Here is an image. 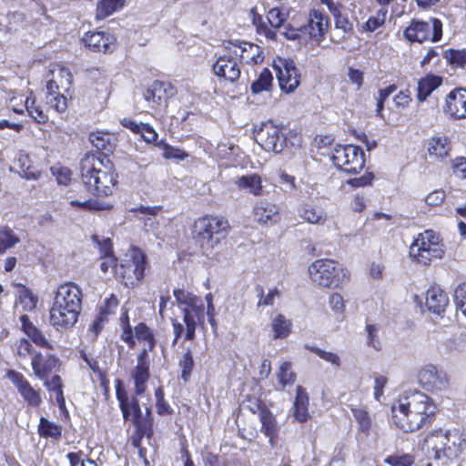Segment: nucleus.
Returning <instances> with one entry per match:
<instances>
[{
    "label": "nucleus",
    "mask_w": 466,
    "mask_h": 466,
    "mask_svg": "<svg viewBox=\"0 0 466 466\" xmlns=\"http://www.w3.org/2000/svg\"><path fill=\"white\" fill-rule=\"evenodd\" d=\"M145 269V254L138 248H133L129 256L116 268V274L123 279L126 286L134 287L144 278Z\"/></svg>",
    "instance_id": "7"
},
{
    "label": "nucleus",
    "mask_w": 466,
    "mask_h": 466,
    "mask_svg": "<svg viewBox=\"0 0 466 466\" xmlns=\"http://www.w3.org/2000/svg\"><path fill=\"white\" fill-rule=\"evenodd\" d=\"M404 36L410 42L422 43L429 39L438 42L442 36V23L437 18H431L430 22L412 20L405 29Z\"/></svg>",
    "instance_id": "9"
},
{
    "label": "nucleus",
    "mask_w": 466,
    "mask_h": 466,
    "mask_svg": "<svg viewBox=\"0 0 466 466\" xmlns=\"http://www.w3.org/2000/svg\"><path fill=\"white\" fill-rule=\"evenodd\" d=\"M258 296L259 297V300L258 302V307L261 306H272L275 301V298L279 295L278 289H269L267 295H264L263 288L259 287L257 289Z\"/></svg>",
    "instance_id": "55"
},
{
    "label": "nucleus",
    "mask_w": 466,
    "mask_h": 466,
    "mask_svg": "<svg viewBox=\"0 0 466 466\" xmlns=\"http://www.w3.org/2000/svg\"><path fill=\"white\" fill-rule=\"evenodd\" d=\"M299 216L310 224L323 225L327 221L326 212L318 206L303 204L299 208Z\"/></svg>",
    "instance_id": "31"
},
{
    "label": "nucleus",
    "mask_w": 466,
    "mask_h": 466,
    "mask_svg": "<svg viewBox=\"0 0 466 466\" xmlns=\"http://www.w3.org/2000/svg\"><path fill=\"white\" fill-rule=\"evenodd\" d=\"M15 358L19 362L25 361L29 357L35 352L33 350V346L26 339H20L15 344Z\"/></svg>",
    "instance_id": "45"
},
{
    "label": "nucleus",
    "mask_w": 466,
    "mask_h": 466,
    "mask_svg": "<svg viewBox=\"0 0 466 466\" xmlns=\"http://www.w3.org/2000/svg\"><path fill=\"white\" fill-rule=\"evenodd\" d=\"M449 304L446 293L439 287H431L426 293V306L435 314H441Z\"/></svg>",
    "instance_id": "28"
},
{
    "label": "nucleus",
    "mask_w": 466,
    "mask_h": 466,
    "mask_svg": "<svg viewBox=\"0 0 466 466\" xmlns=\"http://www.w3.org/2000/svg\"><path fill=\"white\" fill-rule=\"evenodd\" d=\"M224 47L227 52L232 53L235 56H238L239 60L247 63L257 62L256 57L259 55V46L248 42L228 41Z\"/></svg>",
    "instance_id": "23"
},
{
    "label": "nucleus",
    "mask_w": 466,
    "mask_h": 466,
    "mask_svg": "<svg viewBox=\"0 0 466 466\" xmlns=\"http://www.w3.org/2000/svg\"><path fill=\"white\" fill-rule=\"evenodd\" d=\"M386 14L387 10L380 9L378 12L377 16L370 17L368 21L362 25V29L368 32L375 31L378 27L384 24Z\"/></svg>",
    "instance_id": "51"
},
{
    "label": "nucleus",
    "mask_w": 466,
    "mask_h": 466,
    "mask_svg": "<svg viewBox=\"0 0 466 466\" xmlns=\"http://www.w3.org/2000/svg\"><path fill=\"white\" fill-rule=\"evenodd\" d=\"M255 140L266 151L281 152L285 139L280 136V130L271 122L263 124L254 133Z\"/></svg>",
    "instance_id": "13"
},
{
    "label": "nucleus",
    "mask_w": 466,
    "mask_h": 466,
    "mask_svg": "<svg viewBox=\"0 0 466 466\" xmlns=\"http://www.w3.org/2000/svg\"><path fill=\"white\" fill-rule=\"evenodd\" d=\"M335 19V28L341 30L344 34L353 31V24L349 20L348 16L341 12L333 16Z\"/></svg>",
    "instance_id": "59"
},
{
    "label": "nucleus",
    "mask_w": 466,
    "mask_h": 466,
    "mask_svg": "<svg viewBox=\"0 0 466 466\" xmlns=\"http://www.w3.org/2000/svg\"><path fill=\"white\" fill-rule=\"evenodd\" d=\"M54 302L61 303L62 306L81 312L82 292L80 289L73 283L60 285L54 298Z\"/></svg>",
    "instance_id": "20"
},
{
    "label": "nucleus",
    "mask_w": 466,
    "mask_h": 466,
    "mask_svg": "<svg viewBox=\"0 0 466 466\" xmlns=\"http://www.w3.org/2000/svg\"><path fill=\"white\" fill-rule=\"evenodd\" d=\"M428 151L430 155H434L438 158H443L448 156L450 147L446 137H431L429 141Z\"/></svg>",
    "instance_id": "41"
},
{
    "label": "nucleus",
    "mask_w": 466,
    "mask_h": 466,
    "mask_svg": "<svg viewBox=\"0 0 466 466\" xmlns=\"http://www.w3.org/2000/svg\"><path fill=\"white\" fill-rule=\"evenodd\" d=\"M394 405L410 410L427 420L434 415L436 407L431 398L420 391H410L401 395Z\"/></svg>",
    "instance_id": "10"
},
{
    "label": "nucleus",
    "mask_w": 466,
    "mask_h": 466,
    "mask_svg": "<svg viewBox=\"0 0 466 466\" xmlns=\"http://www.w3.org/2000/svg\"><path fill=\"white\" fill-rule=\"evenodd\" d=\"M454 300L457 308L466 317V283L457 287L454 291Z\"/></svg>",
    "instance_id": "56"
},
{
    "label": "nucleus",
    "mask_w": 466,
    "mask_h": 466,
    "mask_svg": "<svg viewBox=\"0 0 466 466\" xmlns=\"http://www.w3.org/2000/svg\"><path fill=\"white\" fill-rule=\"evenodd\" d=\"M366 331L368 334L367 344L376 350L380 347V342L378 337L379 328L374 324H367Z\"/></svg>",
    "instance_id": "62"
},
{
    "label": "nucleus",
    "mask_w": 466,
    "mask_h": 466,
    "mask_svg": "<svg viewBox=\"0 0 466 466\" xmlns=\"http://www.w3.org/2000/svg\"><path fill=\"white\" fill-rule=\"evenodd\" d=\"M59 365V359L55 355L44 356L38 351L32 355L31 366L35 376L40 380H46L52 371H57Z\"/></svg>",
    "instance_id": "21"
},
{
    "label": "nucleus",
    "mask_w": 466,
    "mask_h": 466,
    "mask_svg": "<svg viewBox=\"0 0 466 466\" xmlns=\"http://www.w3.org/2000/svg\"><path fill=\"white\" fill-rule=\"evenodd\" d=\"M351 411L358 422L359 430L365 434H369L372 426V420L368 410L363 407H352Z\"/></svg>",
    "instance_id": "40"
},
{
    "label": "nucleus",
    "mask_w": 466,
    "mask_h": 466,
    "mask_svg": "<svg viewBox=\"0 0 466 466\" xmlns=\"http://www.w3.org/2000/svg\"><path fill=\"white\" fill-rule=\"evenodd\" d=\"M83 184L96 196H108L116 183L113 165L106 158L95 154L86 155L80 162Z\"/></svg>",
    "instance_id": "1"
},
{
    "label": "nucleus",
    "mask_w": 466,
    "mask_h": 466,
    "mask_svg": "<svg viewBox=\"0 0 466 466\" xmlns=\"http://www.w3.org/2000/svg\"><path fill=\"white\" fill-rule=\"evenodd\" d=\"M442 254L439 238L432 230L420 233L410 247V256L424 265L429 264L432 258H441Z\"/></svg>",
    "instance_id": "6"
},
{
    "label": "nucleus",
    "mask_w": 466,
    "mask_h": 466,
    "mask_svg": "<svg viewBox=\"0 0 466 466\" xmlns=\"http://www.w3.org/2000/svg\"><path fill=\"white\" fill-rule=\"evenodd\" d=\"M83 41L86 46L97 52H111L115 46V38L101 32H88Z\"/></svg>",
    "instance_id": "26"
},
{
    "label": "nucleus",
    "mask_w": 466,
    "mask_h": 466,
    "mask_svg": "<svg viewBox=\"0 0 466 466\" xmlns=\"http://www.w3.org/2000/svg\"><path fill=\"white\" fill-rule=\"evenodd\" d=\"M51 74L53 76L52 78L56 79L58 85L61 86V89H68L72 81V75L69 69L63 67L61 66H56L54 69L51 70Z\"/></svg>",
    "instance_id": "46"
},
{
    "label": "nucleus",
    "mask_w": 466,
    "mask_h": 466,
    "mask_svg": "<svg viewBox=\"0 0 466 466\" xmlns=\"http://www.w3.org/2000/svg\"><path fill=\"white\" fill-rule=\"evenodd\" d=\"M271 328L274 332V339H284L290 334L292 322L290 319H288L284 315L279 314L272 320Z\"/></svg>",
    "instance_id": "39"
},
{
    "label": "nucleus",
    "mask_w": 466,
    "mask_h": 466,
    "mask_svg": "<svg viewBox=\"0 0 466 466\" xmlns=\"http://www.w3.org/2000/svg\"><path fill=\"white\" fill-rule=\"evenodd\" d=\"M179 367L182 370L181 377L187 381L191 374L194 368V360L191 354V350H187L179 360Z\"/></svg>",
    "instance_id": "50"
},
{
    "label": "nucleus",
    "mask_w": 466,
    "mask_h": 466,
    "mask_svg": "<svg viewBox=\"0 0 466 466\" xmlns=\"http://www.w3.org/2000/svg\"><path fill=\"white\" fill-rule=\"evenodd\" d=\"M420 386L431 392L443 391L449 388L450 379L447 373L436 366L427 365L418 374Z\"/></svg>",
    "instance_id": "12"
},
{
    "label": "nucleus",
    "mask_w": 466,
    "mask_h": 466,
    "mask_svg": "<svg viewBox=\"0 0 466 466\" xmlns=\"http://www.w3.org/2000/svg\"><path fill=\"white\" fill-rule=\"evenodd\" d=\"M44 380V385L48 390L56 393V400L58 406L61 408L65 405V398L63 393V383L60 376L54 375L50 380L47 378Z\"/></svg>",
    "instance_id": "43"
},
{
    "label": "nucleus",
    "mask_w": 466,
    "mask_h": 466,
    "mask_svg": "<svg viewBox=\"0 0 466 466\" xmlns=\"http://www.w3.org/2000/svg\"><path fill=\"white\" fill-rule=\"evenodd\" d=\"M17 163L19 166V175L27 180H36L39 178L41 172L40 170L35 167L28 155L20 154L17 158Z\"/></svg>",
    "instance_id": "36"
},
{
    "label": "nucleus",
    "mask_w": 466,
    "mask_h": 466,
    "mask_svg": "<svg viewBox=\"0 0 466 466\" xmlns=\"http://www.w3.org/2000/svg\"><path fill=\"white\" fill-rule=\"evenodd\" d=\"M274 68L280 89L287 94L293 93L300 83V73L294 61L279 58L275 62Z\"/></svg>",
    "instance_id": "11"
},
{
    "label": "nucleus",
    "mask_w": 466,
    "mask_h": 466,
    "mask_svg": "<svg viewBox=\"0 0 466 466\" xmlns=\"http://www.w3.org/2000/svg\"><path fill=\"white\" fill-rule=\"evenodd\" d=\"M465 442L458 430H438L425 438L427 448L434 452L433 459L437 466L447 465L455 459L464 448Z\"/></svg>",
    "instance_id": "2"
},
{
    "label": "nucleus",
    "mask_w": 466,
    "mask_h": 466,
    "mask_svg": "<svg viewBox=\"0 0 466 466\" xmlns=\"http://www.w3.org/2000/svg\"><path fill=\"white\" fill-rule=\"evenodd\" d=\"M183 321L186 325L185 339L193 340L196 336V328L198 323H202L205 316L204 305L195 308H184Z\"/></svg>",
    "instance_id": "24"
},
{
    "label": "nucleus",
    "mask_w": 466,
    "mask_h": 466,
    "mask_svg": "<svg viewBox=\"0 0 466 466\" xmlns=\"http://www.w3.org/2000/svg\"><path fill=\"white\" fill-rule=\"evenodd\" d=\"M385 462L391 466H410L413 460L410 455L389 456L385 459Z\"/></svg>",
    "instance_id": "64"
},
{
    "label": "nucleus",
    "mask_w": 466,
    "mask_h": 466,
    "mask_svg": "<svg viewBox=\"0 0 466 466\" xmlns=\"http://www.w3.org/2000/svg\"><path fill=\"white\" fill-rule=\"evenodd\" d=\"M19 241V238L11 228L7 227L0 228V255L15 246Z\"/></svg>",
    "instance_id": "42"
},
{
    "label": "nucleus",
    "mask_w": 466,
    "mask_h": 466,
    "mask_svg": "<svg viewBox=\"0 0 466 466\" xmlns=\"http://www.w3.org/2000/svg\"><path fill=\"white\" fill-rule=\"evenodd\" d=\"M176 93L174 86L164 81L156 80L143 92V97L150 109L165 106L169 97Z\"/></svg>",
    "instance_id": "14"
},
{
    "label": "nucleus",
    "mask_w": 466,
    "mask_h": 466,
    "mask_svg": "<svg viewBox=\"0 0 466 466\" xmlns=\"http://www.w3.org/2000/svg\"><path fill=\"white\" fill-rule=\"evenodd\" d=\"M19 300L25 309L32 310L36 307L37 299L32 292L25 288L20 291Z\"/></svg>",
    "instance_id": "60"
},
{
    "label": "nucleus",
    "mask_w": 466,
    "mask_h": 466,
    "mask_svg": "<svg viewBox=\"0 0 466 466\" xmlns=\"http://www.w3.org/2000/svg\"><path fill=\"white\" fill-rule=\"evenodd\" d=\"M20 321L23 331L36 346L46 350H54L53 343L49 341L44 333L30 321L27 315H22L20 317Z\"/></svg>",
    "instance_id": "27"
},
{
    "label": "nucleus",
    "mask_w": 466,
    "mask_h": 466,
    "mask_svg": "<svg viewBox=\"0 0 466 466\" xmlns=\"http://www.w3.org/2000/svg\"><path fill=\"white\" fill-rule=\"evenodd\" d=\"M228 228V222L222 217H202L192 227L193 238L204 253L211 251L218 243V235Z\"/></svg>",
    "instance_id": "5"
},
{
    "label": "nucleus",
    "mask_w": 466,
    "mask_h": 466,
    "mask_svg": "<svg viewBox=\"0 0 466 466\" xmlns=\"http://www.w3.org/2000/svg\"><path fill=\"white\" fill-rule=\"evenodd\" d=\"M131 378L135 384V394L142 395L147 390V382L150 378L149 366L136 365L131 370Z\"/></svg>",
    "instance_id": "34"
},
{
    "label": "nucleus",
    "mask_w": 466,
    "mask_h": 466,
    "mask_svg": "<svg viewBox=\"0 0 466 466\" xmlns=\"http://www.w3.org/2000/svg\"><path fill=\"white\" fill-rule=\"evenodd\" d=\"M135 337L137 340L144 342L155 339L153 333L145 323H139L135 327Z\"/></svg>",
    "instance_id": "63"
},
{
    "label": "nucleus",
    "mask_w": 466,
    "mask_h": 466,
    "mask_svg": "<svg viewBox=\"0 0 466 466\" xmlns=\"http://www.w3.org/2000/svg\"><path fill=\"white\" fill-rule=\"evenodd\" d=\"M267 20L274 28H279L286 20L285 15L279 8H272L268 12Z\"/></svg>",
    "instance_id": "58"
},
{
    "label": "nucleus",
    "mask_w": 466,
    "mask_h": 466,
    "mask_svg": "<svg viewBox=\"0 0 466 466\" xmlns=\"http://www.w3.org/2000/svg\"><path fill=\"white\" fill-rule=\"evenodd\" d=\"M79 312L53 302L50 309V323L56 330L68 329L76 323Z\"/></svg>",
    "instance_id": "18"
},
{
    "label": "nucleus",
    "mask_w": 466,
    "mask_h": 466,
    "mask_svg": "<svg viewBox=\"0 0 466 466\" xmlns=\"http://www.w3.org/2000/svg\"><path fill=\"white\" fill-rule=\"evenodd\" d=\"M70 205L72 207H77L85 210H103L106 208L98 201L92 199L85 201L72 200L70 201Z\"/></svg>",
    "instance_id": "61"
},
{
    "label": "nucleus",
    "mask_w": 466,
    "mask_h": 466,
    "mask_svg": "<svg viewBox=\"0 0 466 466\" xmlns=\"http://www.w3.org/2000/svg\"><path fill=\"white\" fill-rule=\"evenodd\" d=\"M7 378L16 387L18 392L32 407H38L42 403L40 390L34 389L24 375L15 370H9Z\"/></svg>",
    "instance_id": "19"
},
{
    "label": "nucleus",
    "mask_w": 466,
    "mask_h": 466,
    "mask_svg": "<svg viewBox=\"0 0 466 466\" xmlns=\"http://www.w3.org/2000/svg\"><path fill=\"white\" fill-rule=\"evenodd\" d=\"M178 304L185 305V308H195L200 306L197 296L184 289H175L173 292Z\"/></svg>",
    "instance_id": "48"
},
{
    "label": "nucleus",
    "mask_w": 466,
    "mask_h": 466,
    "mask_svg": "<svg viewBox=\"0 0 466 466\" xmlns=\"http://www.w3.org/2000/svg\"><path fill=\"white\" fill-rule=\"evenodd\" d=\"M89 141L97 150L103 151L106 154L112 152L115 147L114 137L107 132H92L89 135Z\"/></svg>",
    "instance_id": "35"
},
{
    "label": "nucleus",
    "mask_w": 466,
    "mask_h": 466,
    "mask_svg": "<svg viewBox=\"0 0 466 466\" xmlns=\"http://www.w3.org/2000/svg\"><path fill=\"white\" fill-rule=\"evenodd\" d=\"M161 209L160 207H145L140 206L137 208V211L145 216H147V218L145 219L144 224L146 227L154 228L157 224L156 216Z\"/></svg>",
    "instance_id": "52"
},
{
    "label": "nucleus",
    "mask_w": 466,
    "mask_h": 466,
    "mask_svg": "<svg viewBox=\"0 0 466 466\" xmlns=\"http://www.w3.org/2000/svg\"><path fill=\"white\" fill-rule=\"evenodd\" d=\"M391 412L395 425L406 432L419 430L427 421L421 415L394 404L391 406Z\"/></svg>",
    "instance_id": "16"
},
{
    "label": "nucleus",
    "mask_w": 466,
    "mask_h": 466,
    "mask_svg": "<svg viewBox=\"0 0 466 466\" xmlns=\"http://www.w3.org/2000/svg\"><path fill=\"white\" fill-rule=\"evenodd\" d=\"M309 400L308 393L303 387L298 386L292 407V415L299 422H305L309 418Z\"/></svg>",
    "instance_id": "29"
},
{
    "label": "nucleus",
    "mask_w": 466,
    "mask_h": 466,
    "mask_svg": "<svg viewBox=\"0 0 466 466\" xmlns=\"http://www.w3.org/2000/svg\"><path fill=\"white\" fill-rule=\"evenodd\" d=\"M235 184L239 189H246L254 196L263 195L262 179L258 174H250L239 177Z\"/></svg>",
    "instance_id": "33"
},
{
    "label": "nucleus",
    "mask_w": 466,
    "mask_h": 466,
    "mask_svg": "<svg viewBox=\"0 0 466 466\" xmlns=\"http://www.w3.org/2000/svg\"><path fill=\"white\" fill-rule=\"evenodd\" d=\"M259 420L261 422V431L268 438V443L271 448H275L278 444L279 426L273 413L262 409L259 411Z\"/></svg>",
    "instance_id": "25"
},
{
    "label": "nucleus",
    "mask_w": 466,
    "mask_h": 466,
    "mask_svg": "<svg viewBox=\"0 0 466 466\" xmlns=\"http://www.w3.org/2000/svg\"><path fill=\"white\" fill-rule=\"evenodd\" d=\"M213 72L216 76L231 83L236 82L241 74L238 59L229 52L218 56L213 65Z\"/></svg>",
    "instance_id": "17"
},
{
    "label": "nucleus",
    "mask_w": 466,
    "mask_h": 466,
    "mask_svg": "<svg viewBox=\"0 0 466 466\" xmlns=\"http://www.w3.org/2000/svg\"><path fill=\"white\" fill-rule=\"evenodd\" d=\"M34 101H30L27 97L25 101V108L28 112L29 116L35 119L37 123H45L47 120V116L44 112L36 107L33 106Z\"/></svg>",
    "instance_id": "57"
},
{
    "label": "nucleus",
    "mask_w": 466,
    "mask_h": 466,
    "mask_svg": "<svg viewBox=\"0 0 466 466\" xmlns=\"http://www.w3.org/2000/svg\"><path fill=\"white\" fill-rule=\"evenodd\" d=\"M116 383V398L125 420H130L134 424L139 439L143 435H149L152 427L151 410L146 408V415L143 416L137 399L128 397L120 380H117Z\"/></svg>",
    "instance_id": "4"
},
{
    "label": "nucleus",
    "mask_w": 466,
    "mask_h": 466,
    "mask_svg": "<svg viewBox=\"0 0 466 466\" xmlns=\"http://www.w3.org/2000/svg\"><path fill=\"white\" fill-rule=\"evenodd\" d=\"M46 104L50 105L57 112H65L67 108L66 97L62 94H51L50 96H46Z\"/></svg>",
    "instance_id": "54"
},
{
    "label": "nucleus",
    "mask_w": 466,
    "mask_h": 466,
    "mask_svg": "<svg viewBox=\"0 0 466 466\" xmlns=\"http://www.w3.org/2000/svg\"><path fill=\"white\" fill-rule=\"evenodd\" d=\"M329 28V18L321 12L312 10L309 15V33L312 38L320 40Z\"/></svg>",
    "instance_id": "30"
},
{
    "label": "nucleus",
    "mask_w": 466,
    "mask_h": 466,
    "mask_svg": "<svg viewBox=\"0 0 466 466\" xmlns=\"http://www.w3.org/2000/svg\"><path fill=\"white\" fill-rule=\"evenodd\" d=\"M443 113L450 118L461 120L466 118V89L454 88L444 99Z\"/></svg>",
    "instance_id": "15"
},
{
    "label": "nucleus",
    "mask_w": 466,
    "mask_h": 466,
    "mask_svg": "<svg viewBox=\"0 0 466 466\" xmlns=\"http://www.w3.org/2000/svg\"><path fill=\"white\" fill-rule=\"evenodd\" d=\"M254 217L262 226H272L280 220L279 208L268 200H260L254 207Z\"/></svg>",
    "instance_id": "22"
},
{
    "label": "nucleus",
    "mask_w": 466,
    "mask_h": 466,
    "mask_svg": "<svg viewBox=\"0 0 466 466\" xmlns=\"http://www.w3.org/2000/svg\"><path fill=\"white\" fill-rule=\"evenodd\" d=\"M330 158L338 168L347 173H358L365 164L363 150L353 145L337 146Z\"/></svg>",
    "instance_id": "8"
},
{
    "label": "nucleus",
    "mask_w": 466,
    "mask_h": 466,
    "mask_svg": "<svg viewBox=\"0 0 466 466\" xmlns=\"http://www.w3.org/2000/svg\"><path fill=\"white\" fill-rule=\"evenodd\" d=\"M38 434L43 438L58 440L62 435V427L45 417H41L38 425Z\"/></svg>",
    "instance_id": "38"
},
{
    "label": "nucleus",
    "mask_w": 466,
    "mask_h": 466,
    "mask_svg": "<svg viewBox=\"0 0 466 466\" xmlns=\"http://www.w3.org/2000/svg\"><path fill=\"white\" fill-rule=\"evenodd\" d=\"M92 241L98 248L102 258L113 256V245L109 238L93 235Z\"/></svg>",
    "instance_id": "49"
},
{
    "label": "nucleus",
    "mask_w": 466,
    "mask_h": 466,
    "mask_svg": "<svg viewBox=\"0 0 466 466\" xmlns=\"http://www.w3.org/2000/svg\"><path fill=\"white\" fill-rule=\"evenodd\" d=\"M309 275L313 283L328 289L339 288L350 279L348 270L329 258L317 259L311 263Z\"/></svg>",
    "instance_id": "3"
},
{
    "label": "nucleus",
    "mask_w": 466,
    "mask_h": 466,
    "mask_svg": "<svg viewBox=\"0 0 466 466\" xmlns=\"http://www.w3.org/2000/svg\"><path fill=\"white\" fill-rule=\"evenodd\" d=\"M273 76L268 68H264L259 74L257 80L251 85V91L254 94H258L262 91H267L272 85Z\"/></svg>",
    "instance_id": "44"
},
{
    "label": "nucleus",
    "mask_w": 466,
    "mask_h": 466,
    "mask_svg": "<svg viewBox=\"0 0 466 466\" xmlns=\"http://www.w3.org/2000/svg\"><path fill=\"white\" fill-rule=\"evenodd\" d=\"M442 78L435 75H427L418 83L417 98L420 102H423L427 97L441 85Z\"/></svg>",
    "instance_id": "32"
},
{
    "label": "nucleus",
    "mask_w": 466,
    "mask_h": 466,
    "mask_svg": "<svg viewBox=\"0 0 466 466\" xmlns=\"http://www.w3.org/2000/svg\"><path fill=\"white\" fill-rule=\"evenodd\" d=\"M306 349L310 350L311 352H314L315 354H317L320 359H322L328 362H330L331 364H333L335 366L340 365V359L336 353L325 351V350H320L318 347L309 346V345H306Z\"/></svg>",
    "instance_id": "53"
},
{
    "label": "nucleus",
    "mask_w": 466,
    "mask_h": 466,
    "mask_svg": "<svg viewBox=\"0 0 466 466\" xmlns=\"http://www.w3.org/2000/svg\"><path fill=\"white\" fill-rule=\"evenodd\" d=\"M278 380L282 389L288 385H292L296 380V374L291 370V363L285 361L279 367Z\"/></svg>",
    "instance_id": "47"
},
{
    "label": "nucleus",
    "mask_w": 466,
    "mask_h": 466,
    "mask_svg": "<svg viewBox=\"0 0 466 466\" xmlns=\"http://www.w3.org/2000/svg\"><path fill=\"white\" fill-rule=\"evenodd\" d=\"M126 0H101L96 10V18L103 20L125 5Z\"/></svg>",
    "instance_id": "37"
}]
</instances>
